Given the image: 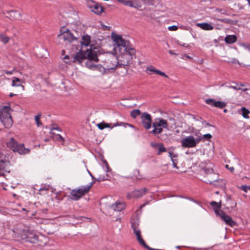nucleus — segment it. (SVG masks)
Masks as SVG:
<instances>
[{"label":"nucleus","instance_id":"46","mask_svg":"<svg viewBox=\"0 0 250 250\" xmlns=\"http://www.w3.org/2000/svg\"><path fill=\"white\" fill-rule=\"evenodd\" d=\"M159 143H153V142H151L150 143V146L154 148H158V147L159 146Z\"/></svg>","mask_w":250,"mask_h":250},{"label":"nucleus","instance_id":"52","mask_svg":"<svg viewBox=\"0 0 250 250\" xmlns=\"http://www.w3.org/2000/svg\"><path fill=\"white\" fill-rule=\"evenodd\" d=\"M172 163H173V167L177 169L178 168V167L177 166V163L176 162H175V160H173L172 161Z\"/></svg>","mask_w":250,"mask_h":250},{"label":"nucleus","instance_id":"15","mask_svg":"<svg viewBox=\"0 0 250 250\" xmlns=\"http://www.w3.org/2000/svg\"><path fill=\"white\" fill-rule=\"evenodd\" d=\"M10 165L8 157L2 153H0V170L9 172V167Z\"/></svg>","mask_w":250,"mask_h":250},{"label":"nucleus","instance_id":"63","mask_svg":"<svg viewBox=\"0 0 250 250\" xmlns=\"http://www.w3.org/2000/svg\"><path fill=\"white\" fill-rule=\"evenodd\" d=\"M6 74H11L12 73L11 72H9V71H6L5 72Z\"/></svg>","mask_w":250,"mask_h":250},{"label":"nucleus","instance_id":"48","mask_svg":"<svg viewBox=\"0 0 250 250\" xmlns=\"http://www.w3.org/2000/svg\"><path fill=\"white\" fill-rule=\"evenodd\" d=\"M225 167L226 168L229 169L231 172H233L234 170V167H229L228 165H226Z\"/></svg>","mask_w":250,"mask_h":250},{"label":"nucleus","instance_id":"20","mask_svg":"<svg viewBox=\"0 0 250 250\" xmlns=\"http://www.w3.org/2000/svg\"><path fill=\"white\" fill-rule=\"evenodd\" d=\"M146 72L148 74H151L152 73L164 76L166 78H168V76L164 72L160 71L158 69H156L152 66H148L146 69Z\"/></svg>","mask_w":250,"mask_h":250},{"label":"nucleus","instance_id":"25","mask_svg":"<svg viewBox=\"0 0 250 250\" xmlns=\"http://www.w3.org/2000/svg\"><path fill=\"white\" fill-rule=\"evenodd\" d=\"M237 37L235 35H228L225 38V41L227 43H232L236 42Z\"/></svg>","mask_w":250,"mask_h":250},{"label":"nucleus","instance_id":"43","mask_svg":"<svg viewBox=\"0 0 250 250\" xmlns=\"http://www.w3.org/2000/svg\"><path fill=\"white\" fill-rule=\"evenodd\" d=\"M241 45L245 49H248L250 51V44L249 43H242Z\"/></svg>","mask_w":250,"mask_h":250},{"label":"nucleus","instance_id":"6","mask_svg":"<svg viewBox=\"0 0 250 250\" xmlns=\"http://www.w3.org/2000/svg\"><path fill=\"white\" fill-rule=\"evenodd\" d=\"M7 146L14 152H16L21 155L28 154L30 151L29 149L25 148L24 144H18L13 138H10L7 143Z\"/></svg>","mask_w":250,"mask_h":250},{"label":"nucleus","instance_id":"26","mask_svg":"<svg viewBox=\"0 0 250 250\" xmlns=\"http://www.w3.org/2000/svg\"><path fill=\"white\" fill-rule=\"evenodd\" d=\"M97 126L100 130H103L105 128H110L111 129L113 128L111 124H108L104 122L98 124Z\"/></svg>","mask_w":250,"mask_h":250},{"label":"nucleus","instance_id":"59","mask_svg":"<svg viewBox=\"0 0 250 250\" xmlns=\"http://www.w3.org/2000/svg\"><path fill=\"white\" fill-rule=\"evenodd\" d=\"M105 179L104 178V176L103 178H102V177H100L99 179L98 180L99 181H101V180H104Z\"/></svg>","mask_w":250,"mask_h":250},{"label":"nucleus","instance_id":"47","mask_svg":"<svg viewBox=\"0 0 250 250\" xmlns=\"http://www.w3.org/2000/svg\"><path fill=\"white\" fill-rule=\"evenodd\" d=\"M216 11H217L219 13H220L221 14H226V11L225 10L222 9H216Z\"/></svg>","mask_w":250,"mask_h":250},{"label":"nucleus","instance_id":"18","mask_svg":"<svg viewBox=\"0 0 250 250\" xmlns=\"http://www.w3.org/2000/svg\"><path fill=\"white\" fill-rule=\"evenodd\" d=\"M226 224L231 227H234L237 226V223L233 221L231 217L229 215L226 214L224 211L220 213L218 215Z\"/></svg>","mask_w":250,"mask_h":250},{"label":"nucleus","instance_id":"21","mask_svg":"<svg viewBox=\"0 0 250 250\" xmlns=\"http://www.w3.org/2000/svg\"><path fill=\"white\" fill-rule=\"evenodd\" d=\"M210 205L213 208L214 212L217 215H219L220 213L223 212L220 210L221 207V201L219 203H217L215 201H212L210 203Z\"/></svg>","mask_w":250,"mask_h":250},{"label":"nucleus","instance_id":"14","mask_svg":"<svg viewBox=\"0 0 250 250\" xmlns=\"http://www.w3.org/2000/svg\"><path fill=\"white\" fill-rule=\"evenodd\" d=\"M141 119L144 127L147 130L150 129L152 125L151 116L146 112H143L141 114Z\"/></svg>","mask_w":250,"mask_h":250},{"label":"nucleus","instance_id":"51","mask_svg":"<svg viewBox=\"0 0 250 250\" xmlns=\"http://www.w3.org/2000/svg\"><path fill=\"white\" fill-rule=\"evenodd\" d=\"M54 130H56L58 131H60V128L58 126H57L56 127H54V128H52L51 130V133L54 134V133L53 132V131Z\"/></svg>","mask_w":250,"mask_h":250},{"label":"nucleus","instance_id":"33","mask_svg":"<svg viewBox=\"0 0 250 250\" xmlns=\"http://www.w3.org/2000/svg\"><path fill=\"white\" fill-rule=\"evenodd\" d=\"M132 177L133 179H141L142 178V176L140 174V171L139 170L136 169L134 170Z\"/></svg>","mask_w":250,"mask_h":250},{"label":"nucleus","instance_id":"58","mask_svg":"<svg viewBox=\"0 0 250 250\" xmlns=\"http://www.w3.org/2000/svg\"><path fill=\"white\" fill-rule=\"evenodd\" d=\"M13 232L15 234H18V232L17 231L16 229H13Z\"/></svg>","mask_w":250,"mask_h":250},{"label":"nucleus","instance_id":"40","mask_svg":"<svg viewBox=\"0 0 250 250\" xmlns=\"http://www.w3.org/2000/svg\"><path fill=\"white\" fill-rule=\"evenodd\" d=\"M212 137V135L210 134H206L202 136V140L203 139L209 140Z\"/></svg>","mask_w":250,"mask_h":250},{"label":"nucleus","instance_id":"12","mask_svg":"<svg viewBox=\"0 0 250 250\" xmlns=\"http://www.w3.org/2000/svg\"><path fill=\"white\" fill-rule=\"evenodd\" d=\"M88 7L90 10L97 15L101 14L104 10V8L102 5L92 0L88 1Z\"/></svg>","mask_w":250,"mask_h":250},{"label":"nucleus","instance_id":"42","mask_svg":"<svg viewBox=\"0 0 250 250\" xmlns=\"http://www.w3.org/2000/svg\"><path fill=\"white\" fill-rule=\"evenodd\" d=\"M169 156L170 157L171 161L175 160L174 158L177 157V155L173 153L172 151L169 152Z\"/></svg>","mask_w":250,"mask_h":250},{"label":"nucleus","instance_id":"5","mask_svg":"<svg viewBox=\"0 0 250 250\" xmlns=\"http://www.w3.org/2000/svg\"><path fill=\"white\" fill-rule=\"evenodd\" d=\"M204 174L209 175L207 182L210 184H214L216 186L224 187L225 185L224 181L222 179H218V175L215 173L212 168H203Z\"/></svg>","mask_w":250,"mask_h":250},{"label":"nucleus","instance_id":"35","mask_svg":"<svg viewBox=\"0 0 250 250\" xmlns=\"http://www.w3.org/2000/svg\"><path fill=\"white\" fill-rule=\"evenodd\" d=\"M206 103L208 104L215 107L217 101L212 99H208L206 100Z\"/></svg>","mask_w":250,"mask_h":250},{"label":"nucleus","instance_id":"2","mask_svg":"<svg viewBox=\"0 0 250 250\" xmlns=\"http://www.w3.org/2000/svg\"><path fill=\"white\" fill-rule=\"evenodd\" d=\"M98 52V49L96 47L92 48L91 46L90 48L87 49L86 50L82 48L81 50L75 55H73L71 58V61L68 62H77L80 63L86 58L95 60L96 57V52Z\"/></svg>","mask_w":250,"mask_h":250},{"label":"nucleus","instance_id":"13","mask_svg":"<svg viewBox=\"0 0 250 250\" xmlns=\"http://www.w3.org/2000/svg\"><path fill=\"white\" fill-rule=\"evenodd\" d=\"M48 242L49 238L48 237L44 235L39 234L33 245L37 248L42 249L43 247L46 246Z\"/></svg>","mask_w":250,"mask_h":250},{"label":"nucleus","instance_id":"57","mask_svg":"<svg viewBox=\"0 0 250 250\" xmlns=\"http://www.w3.org/2000/svg\"><path fill=\"white\" fill-rule=\"evenodd\" d=\"M239 86L242 88H246L245 87H244L245 85L244 84L240 83Z\"/></svg>","mask_w":250,"mask_h":250},{"label":"nucleus","instance_id":"62","mask_svg":"<svg viewBox=\"0 0 250 250\" xmlns=\"http://www.w3.org/2000/svg\"><path fill=\"white\" fill-rule=\"evenodd\" d=\"M14 95H16V94H13V93H10V95H9V96L12 97H13Z\"/></svg>","mask_w":250,"mask_h":250},{"label":"nucleus","instance_id":"50","mask_svg":"<svg viewBox=\"0 0 250 250\" xmlns=\"http://www.w3.org/2000/svg\"><path fill=\"white\" fill-rule=\"evenodd\" d=\"M73 56V55H71V56H68V55H65L63 58L62 59L64 60V61L65 60H68V59H71V58Z\"/></svg>","mask_w":250,"mask_h":250},{"label":"nucleus","instance_id":"34","mask_svg":"<svg viewBox=\"0 0 250 250\" xmlns=\"http://www.w3.org/2000/svg\"><path fill=\"white\" fill-rule=\"evenodd\" d=\"M227 106V104L224 102L218 101H217V104H216L215 107L219 108H223Z\"/></svg>","mask_w":250,"mask_h":250},{"label":"nucleus","instance_id":"60","mask_svg":"<svg viewBox=\"0 0 250 250\" xmlns=\"http://www.w3.org/2000/svg\"><path fill=\"white\" fill-rule=\"evenodd\" d=\"M236 203H235V205H234V207H231V210H235V207L236 206Z\"/></svg>","mask_w":250,"mask_h":250},{"label":"nucleus","instance_id":"8","mask_svg":"<svg viewBox=\"0 0 250 250\" xmlns=\"http://www.w3.org/2000/svg\"><path fill=\"white\" fill-rule=\"evenodd\" d=\"M202 141L201 137L198 138H195L192 136H188L184 138L181 140V145L183 147L193 148Z\"/></svg>","mask_w":250,"mask_h":250},{"label":"nucleus","instance_id":"32","mask_svg":"<svg viewBox=\"0 0 250 250\" xmlns=\"http://www.w3.org/2000/svg\"><path fill=\"white\" fill-rule=\"evenodd\" d=\"M229 87L230 88H232L235 90H242L243 91H246L247 90H248V88H241L240 86H239V84H238V83H235L234 85L229 86Z\"/></svg>","mask_w":250,"mask_h":250},{"label":"nucleus","instance_id":"53","mask_svg":"<svg viewBox=\"0 0 250 250\" xmlns=\"http://www.w3.org/2000/svg\"><path fill=\"white\" fill-rule=\"evenodd\" d=\"M179 44L182 46H184V47H188L189 46L188 44H187L186 43H182H182H179Z\"/></svg>","mask_w":250,"mask_h":250},{"label":"nucleus","instance_id":"30","mask_svg":"<svg viewBox=\"0 0 250 250\" xmlns=\"http://www.w3.org/2000/svg\"><path fill=\"white\" fill-rule=\"evenodd\" d=\"M242 115L244 118L248 119L249 118V114L250 113L249 110L245 107H243L241 109Z\"/></svg>","mask_w":250,"mask_h":250},{"label":"nucleus","instance_id":"24","mask_svg":"<svg viewBox=\"0 0 250 250\" xmlns=\"http://www.w3.org/2000/svg\"><path fill=\"white\" fill-rule=\"evenodd\" d=\"M91 38L89 36L84 35L83 36L82 41L81 42V45H82V49L84 46H88L90 42Z\"/></svg>","mask_w":250,"mask_h":250},{"label":"nucleus","instance_id":"61","mask_svg":"<svg viewBox=\"0 0 250 250\" xmlns=\"http://www.w3.org/2000/svg\"><path fill=\"white\" fill-rule=\"evenodd\" d=\"M4 174L3 172H0V176H4Z\"/></svg>","mask_w":250,"mask_h":250},{"label":"nucleus","instance_id":"4","mask_svg":"<svg viewBox=\"0 0 250 250\" xmlns=\"http://www.w3.org/2000/svg\"><path fill=\"white\" fill-rule=\"evenodd\" d=\"M152 127L153 129L150 133L154 135L161 133L164 128L169 130L167 121L161 118H157L152 123Z\"/></svg>","mask_w":250,"mask_h":250},{"label":"nucleus","instance_id":"9","mask_svg":"<svg viewBox=\"0 0 250 250\" xmlns=\"http://www.w3.org/2000/svg\"><path fill=\"white\" fill-rule=\"evenodd\" d=\"M38 235L39 234L34 231L26 230L23 231V233L21 235V238L25 242L33 244Z\"/></svg>","mask_w":250,"mask_h":250},{"label":"nucleus","instance_id":"3","mask_svg":"<svg viewBox=\"0 0 250 250\" xmlns=\"http://www.w3.org/2000/svg\"><path fill=\"white\" fill-rule=\"evenodd\" d=\"M11 109L9 106H2L0 107V119L1 122L7 128H10L13 125L10 111Z\"/></svg>","mask_w":250,"mask_h":250},{"label":"nucleus","instance_id":"29","mask_svg":"<svg viewBox=\"0 0 250 250\" xmlns=\"http://www.w3.org/2000/svg\"><path fill=\"white\" fill-rule=\"evenodd\" d=\"M118 1L125 5L131 7H135V6L133 5V3L131 0H118Z\"/></svg>","mask_w":250,"mask_h":250},{"label":"nucleus","instance_id":"49","mask_svg":"<svg viewBox=\"0 0 250 250\" xmlns=\"http://www.w3.org/2000/svg\"><path fill=\"white\" fill-rule=\"evenodd\" d=\"M195 135L196 136V138H198L200 137V136L201 137V138L202 139V135L201 133L199 132V131L196 132L195 133Z\"/></svg>","mask_w":250,"mask_h":250},{"label":"nucleus","instance_id":"19","mask_svg":"<svg viewBox=\"0 0 250 250\" xmlns=\"http://www.w3.org/2000/svg\"><path fill=\"white\" fill-rule=\"evenodd\" d=\"M98 61H99V60L88 59V60L85 62V66L90 69L93 70H97L102 72V66L100 65H96L93 62H97Z\"/></svg>","mask_w":250,"mask_h":250},{"label":"nucleus","instance_id":"10","mask_svg":"<svg viewBox=\"0 0 250 250\" xmlns=\"http://www.w3.org/2000/svg\"><path fill=\"white\" fill-rule=\"evenodd\" d=\"M111 37L119 49L121 50L128 45L129 42L125 41L121 35L113 33Z\"/></svg>","mask_w":250,"mask_h":250},{"label":"nucleus","instance_id":"54","mask_svg":"<svg viewBox=\"0 0 250 250\" xmlns=\"http://www.w3.org/2000/svg\"><path fill=\"white\" fill-rule=\"evenodd\" d=\"M57 139L59 140H63V138H62V137L60 135V134H58L57 135Z\"/></svg>","mask_w":250,"mask_h":250},{"label":"nucleus","instance_id":"17","mask_svg":"<svg viewBox=\"0 0 250 250\" xmlns=\"http://www.w3.org/2000/svg\"><path fill=\"white\" fill-rule=\"evenodd\" d=\"M148 192L147 188H144L140 189H135L127 194L128 198H141Z\"/></svg>","mask_w":250,"mask_h":250},{"label":"nucleus","instance_id":"44","mask_svg":"<svg viewBox=\"0 0 250 250\" xmlns=\"http://www.w3.org/2000/svg\"><path fill=\"white\" fill-rule=\"evenodd\" d=\"M248 186H247V185H242L240 187V188L243 190L244 191H245V192H247L248 191Z\"/></svg>","mask_w":250,"mask_h":250},{"label":"nucleus","instance_id":"56","mask_svg":"<svg viewBox=\"0 0 250 250\" xmlns=\"http://www.w3.org/2000/svg\"><path fill=\"white\" fill-rule=\"evenodd\" d=\"M70 61H71V59H68V60H65L64 62L65 63H66L67 64H70L72 62H70Z\"/></svg>","mask_w":250,"mask_h":250},{"label":"nucleus","instance_id":"37","mask_svg":"<svg viewBox=\"0 0 250 250\" xmlns=\"http://www.w3.org/2000/svg\"><path fill=\"white\" fill-rule=\"evenodd\" d=\"M0 41L3 42L4 43H6L9 42V38L8 37L1 34H0Z\"/></svg>","mask_w":250,"mask_h":250},{"label":"nucleus","instance_id":"27","mask_svg":"<svg viewBox=\"0 0 250 250\" xmlns=\"http://www.w3.org/2000/svg\"><path fill=\"white\" fill-rule=\"evenodd\" d=\"M8 15L11 19L17 20L21 17L20 13L17 11H10L8 12Z\"/></svg>","mask_w":250,"mask_h":250},{"label":"nucleus","instance_id":"23","mask_svg":"<svg viewBox=\"0 0 250 250\" xmlns=\"http://www.w3.org/2000/svg\"><path fill=\"white\" fill-rule=\"evenodd\" d=\"M197 26L205 30H211L214 28L211 24L207 22L198 23Z\"/></svg>","mask_w":250,"mask_h":250},{"label":"nucleus","instance_id":"28","mask_svg":"<svg viewBox=\"0 0 250 250\" xmlns=\"http://www.w3.org/2000/svg\"><path fill=\"white\" fill-rule=\"evenodd\" d=\"M12 86H21L22 89H24V86L21 83V80L18 78L14 77L12 80Z\"/></svg>","mask_w":250,"mask_h":250},{"label":"nucleus","instance_id":"7","mask_svg":"<svg viewBox=\"0 0 250 250\" xmlns=\"http://www.w3.org/2000/svg\"><path fill=\"white\" fill-rule=\"evenodd\" d=\"M94 182H91L89 185L81 186L78 188H75L71 191L70 194L72 197V199L75 200H78L81 198V197L87 193L92 187Z\"/></svg>","mask_w":250,"mask_h":250},{"label":"nucleus","instance_id":"1","mask_svg":"<svg viewBox=\"0 0 250 250\" xmlns=\"http://www.w3.org/2000/svg\"><path fill=\"white\" fill-rule=\"evenodd\" d=\"M95 60H99L103 63V66H102V72L105 69H114L119 64L117 56L113 53L98 54L96 52Z\"/></svg>","mask_w":250,"mask_h":250},{"label":"nucleus","instance_id":"16","mask_svg":"<svg viewBox=\"0 0 250 250\" xmlns=\"http://www.w3.org/2000/svg\"><path fill=\"white\" fill-rule=\"evenodd\" d=\"M123 50L125 52L123 53V55L122 57L125 58L126 60L125 61H124L122 64L126 65L129 63L130 60L131 59L132 55L135 54V51L133 48L128 47V45L124 47Z\"/></svg>","mask_w":250,"mask_h":250},{"label":"nucleus","instance_id":"31","mask_svg":"<svg viewBox=\"0 0 250 250\" xmlns=\"http://www.w3.org/2000/svg\"><path fill=\"white\" fill-rule=\"evenodd\" d=\"M157 148L158 149L157 154L159 155H161L162 152H164L167 151L166 148L164 147V145L162 143H159V146Z\"/></svg>","mask_w":250,"mask_h":250},{"label":"nucleus","instance_id":"38","mask_svg":"<svg viewBox=\"0 0 250 250\" xmlns=\"http://www.w3.org/2000/svg\"><path fill=\"white\" fill-rule=\"evenodd\" d=\"M121 125H124V126L125 127H126V126H131L132 127L133 126L132 125H130L127 123H124L123 122H117L116 124H114L112 126L114 127H115V126H121Z\"/></svg>","mask_w":250,"mask_h":250},{"label":"nucleus","instance_id":"64","mask_svg":"<svg viewBox=\"0 0 250 250\" xmlns=\"http://www.w3.org/2000/svg\"><path fill=\"white\" fill-rule=\"evenodd\" d=\"M247 0L248 2L249 5L250 6V0Z\"/></svg>","mask_w":250,"mask_h":250},{"label":"nucleus","instance_id":"41","mask_svg":"<svg viewBox=\"0 0 250 250\" xmlns=\"http://www.w3.org/2000/svg\"><path fill=\"white\" fill-rule=\"evenodd\" d=\"M214 19L217 20V21H220L222 22H224L225 23H229L230 21V20L227 19H222L214 18Z\"/></svg>","mask_w":250,"mask_h":250},{"label":"nucleus","instance_id":"39","mask_svg":"<svg viewBox=\"0 0 250 250\" xmlns=\"http://www.w3.org/2000/svg\"><path fill=\"white\" fill-rule=\"evenodd\" d=\"M40 117L41 114H38L35 116V121L38 126H40L42 125V123L40 122Z\"/></svg>","mask_w":250,"mask_h":250},{"label":"nucleus","instance_id":"45","mask_svg":"<svg viewBox=\"0 0 250 250\" xmlns=\"http://www.w3.org/2000/svg\"><path fill=\"white\" fill-rule=\"evenodd\" d=\"M168 29L169 30H170V31H176L177 30L178 28L176 26L173 25V26H169L168 27Z\"/></svg>","mask_w":250,"mask_h":250},{"label":"nucleus","instance_id":"22","mask_svg":"<svg viewBox=\"0 0 250 250\" xmlns=\"http://www.w3.org/2000/svg\"><path fill=\"white\" fill-rule=\"evenodd\" d=\"M125 204L124 203L116 202L111 205V208L115 211H121L125 209Z\"/></svg>","mask_w":250,"mask_h":250},{"label":"nucleus","instance_id":"55","mask_svg":"<svg viewBox=\"0 0 250 250\" xmlns=\"http://www.w3.org/2000/svg\"><path fill=\"white\" fill-rule=\"evenodd\" d=\"M168 52H169V54H171V55H178V54H176V53H174V52H173V51H172V50H169L168 51Z\"/></svg>","mask_w":250,"mask_h":250},{"label":"nucleus","instance_id":"11","mask_svg":"<svg viewBox=\"0 0 250 250\" xmlns=\"http://www.w3.org/2000/svg\"><path fill=\"white\" fill-rule=\"evenodd\" d=\"M61 33L58 35L60 40H63L65 41L71 42L76 39L70 31L65 27H62L60 30Z\"/></svg>","mask_w":250,"mask_h":250},{"label":"nucleus","instance_id":"36","mask_svg":"<svg viewBox=\"0 0 250 250\" xmlns=\"http://www.w3.org/2000/svg\"><path fill=\"white\" fill-rule=\"evenodd\" d=\"M141 114L140 110L139 109H134L131 112V116L133 118H135L137 116Z\"/></svg>","mask_w":250,"mask_h":250}]
</instances>
